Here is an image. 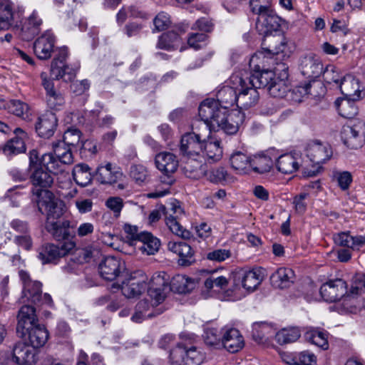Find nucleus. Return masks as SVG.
Listing matches in <instances>:
<instances>
[{
  "label": "nucleus",
  "mask_w": 365,
  "mask_h": 365,
  "mask_svg": "<svg viewBox=\"0 0 365 365\" xmlns=\"http://www.w3.org/2000/svg\"><path fill=\"white\" fill-rule=\"evenodd\" d=\"M287 43V40L283 36H272V34H269L267 36H264L262 46V49L269 54L276 55L285 51Z\"/></svg>",
  "instance_id": "nucleus-37"
},
{
  "label": "nucleus",
  "mask_w": 365,
  "mask_h": 365,
  "mask_svg": "<svg viewBox=\"0 0 365 365\" xmlns=\"http://www.w3.org/2000/svg\"><path fill=\"white\" fill-rule=\"evenodd\" d=\"M278 155V150L274 148H270L267 150L262 151L254 156L251 159L250 167L255 173L264 174L271 170L273 167V159Z\"/></svg>",
  "instance_id": "nucleus-20"
},
{
  "label": "nucleus",
  "mask_w": 365,
  "mask_h": 365,
  "mask_svg": "<svg viewBox=\"0 0 365 365\" xmlns=\"http://www.w3.org/2000/svg\"><path fill=\"white\" fill-rule=\"evenodd\" d=\"M193 279L185 275H176L170 282V277L165 272L155 273L150 281L148 294L152 299L153 305L162 303L170 291L179 294L190 292L195 288Z\"/></svg>",
  "instance_id": "nucleus-4"
},
{
  "label": "nucleus",
  "mask_w": 365,
  "mask_h": 365,
  "mask_svg": "<svg viewBox=\"0 0 365 365\" xmlns=\"http://www.w3.org/2000/svg\"><path fill=\"white\" fill-rule=\"evenodd\" d=\"M31 182L33 185L31 192L36 197V204L38 207V202L43 198V192H51L48 190L53 183V172L49 171L46 167H36L31 170Z\"/></svg>",
  "instance_id": "nucleus-9"
},
{
  "label": "nucleus",
  "mask_w": 365,
  "mask_h": 365,
  "mask_svg": "<svg viewBox=\"0 0 365 365\" xmlns=\"http://www.w3.org/2000/svg\"><path fill=\"white\" fill-rule=\"evenodd\" d=\"M2 106L9 113L18 117H21L23 119L29 118V106L20 100H10L8 102L4 103Z\"/></svg>",
  "instance_id": "nucleus-49"
},
{
  "label": "nucleus",
  "mask_w": 365,
  "mask_h": 365,
  "mask_svg": "<svg viewBox=\"0 0 365 365\" xmlns=\"http://www.w3.org/2000/svg\"><path fill=\"white\" fill-rule=\"evenodd\" d=\"M294 277L292 269L280 267L271 275L270 280L273 287L282 289L289 287L294 283Z\"/></svg>",
  "instance_id": "nucleus-33"
},
{
  "label": "nucleus",
  "mask_w": 365,
  "mask_h": 365,
  "mask_svg": "<svg viewBox=\"0 0 365 365\" xmlns=\"http://www.w3.org/2000/svg\"><path fill=\"white\" fill-rule=\"evenodd\" d=\"M230 161L233 169L243 172L250 168L251 158L241 151H236L231 155Z\"/></svg>",
  "instance_id": "nucleus-50"
},
{
  "label": "nucleus",
  "mask_w": 365,
  "mask_h": 365,
  "mask_svg": "<svg viewBox=\"0 0 365 365\" xmlns=\"http://www.w3.org/2000/svg\"><path fill=\"white\" fill-rule=\"evenodd\" d=\"M264 278V270L261 268H237L232 272L235 286H242L247 291H254Z\"/></svg>",
  "instance_id": "nucleus-7"
},
{
  "label": "nucleus",
  "mask_w": 365,
  "mask_h": 365,
  "mask_svg": "<svg viewBox=\"0 0 365 365\" xmlns=\"http://www.w3.org/2000/svg\"><path fill=\"white\" fill-rule=\"evenodd\" d=\"M184 31L178 29L177 31H169L163 34L158 39L157 47L160 49L173 50L177 48L181 43V34Z\"/></svg>",
  "instance_id": "nucleus-39"
},
{
  "label": "nucleus",
  "mask_w": 365,
  "mask_h": 365,
  "mask_svg": "<svg viewBox=\"0 0 365 365\" xmlns=\"http://www.w3.org/2000/svg\"><path fill=\"white\" fill-rule=\"evenodd\" d=\"M72 175L75 182L81 187H86L91 182V168L86 164L81 163L75 165Z\"/></svg>",
  "instance_id": "nucleus-47"
},
{
  "label": "nucleus",
  "mask_w": 365,
  "mask_h": 365,
  "mask_svg": "<svg viewBox=\"0 0 365 365\" xmlns=\"http://www.w3.org/2000/svg\"><path fill=\"white\" fill-rule=\"evenodd\" d=\"M56 126L57 118L53 113L50 112L38 118L36 130L40 137L48 138L53 135Z\"/></svg>",
  "instance_id": "nucleus-32"
},
{
  "label": "nucleus",
  "mask_w": 365,
  "mask_h": 365,
  "mask_svg": "<svg viewBox=\"0 0 365 365\" xmlns=\"http://www.w3.org/2000/svg\"><path fill=\"white\" fill-rule=\"evenodd\" d=\"M186 347L182 344H178L170 351V360L174 365H183L185 361Z\"/></svg>",
  "instance_id": "nucleus-59"
},
{
  "label": "nucleus",
  "mask_w": 365,
  "mask_h": 365,
  "mask_svg": "<svg viewBox=\"0 0 365 365\" xmlns=\"http://www.w3.org/2000/svg\"><path fill=\"white\" fill-rule=\"evenodd\" d=\"M222 155V149L219 140L203 141L202 152L201 156L206 158L208 163H214L220 160Z\"/></svg>",
  "instance_id": "nucleus-45"
},
{
  "label": "nucleus",
  "mask_w": 365,
  "mask_h": 365,
  "mask_svg": "<svg viewBox=\"0 0 365 365\" xmlns=\"http://www.w3.org/2000/svg\"><path fill=\"white\" fill-rule=\"evenodd\" d=\"M130 174L137 183L141 184L146 180L148 172L143 165H134L130 167Z\"/></svg>",
  "instance_id": "nucleus-62"
},
{
  "label": "nucleus",
  "mask_w": 365,
  "mask_h": 365,
  "mask_svg": "<svg viewBox=\"0 0 365 365\" xmlns=\"http://www.w3.org/2000/svg\"><path fill=\"white\" fill-rule=\"evenodd\" d=\"M243 82V73L236 72L230 78V85L220 88L216 94L217 100L220 108H225L227 110L234 105L237 106V97L239 86Z\"/></svg>",
  "instance_id": "nucleus-6"
},
{
  "label": "nucleus",
  "mask_w": 365,
  "mask_h": 365,
  "mask_svg": "<svg viewBox=\"0 0 365 365\" xmlns=\"http://www.w3.org/2000/svg\"><path fill=\"white\" fill-rule=\"evenodd\" d=\"M244 346V340L240 331L235 328L223 329L222 347L230 353H235Z\"/></svg>",
  "instance_id": "nucleus-30"
},
{
  "label": "nucleus",
  "mask_w": 365,
  "mask_h": 365,
  "mask_svg": "<svg viewBox=\"0 0 365 365\" xmlns=\"http://www.w3.org/2000/svg\"><path fill=\"white\" fill-rule=\"evenodd\" d=\"M101 276L106 280L112 281L125 271V264L120 258L108 256L98 265Z\"/></svg>",
  "instance_id": "nucleus-15"
},
{
  "label": "nucleus",
  "mask_w": 365,
  "mask_h": 365,
  "mask_svg": "<svg viewBox=\"0 0 365 365\" xmlns=\"http://www.w3.org/2000/svg\"><path fill=\"white\" fill-rule=\"evenodd\" d=\"M74 247L73 242H64L62 245L45 244L38 250V258L42 264H56L58 259L63 257Z\"/></svg>",
  "instance_id": "nucleus-13"
},
{
  "label": "nucleus",
  "mask_w": 365,
  "mask_h": 365,
  "mask_svg": "<svg viewBox=\"0 0 365 365\" xmlns=\"http://www.w3.org/2000/svg\"><path fill=\"white\" fill-rule=\"evenodd\" d=\"M55 37L50 31H45L34 43V51L39 59L46 60L54 51Z\"/></svg>",
  "instance_id": "nucleus-26"
},
{
  "label": "nucleus",
  "mask_w": 365,
  "mask_h": 365,
  "mask_svg": "<svg viewBox=\"0 0 365 365\" xmlns=\"http://www.w3.org/2000/svg\"><path fill=\"white\" fill-rule=\"evenodd\" d=\"M149 287L143 272L138 271L134 275L132 274L127 282H123L120 289L122 294L130 299L139 297Z\"/></svg>",
  "instance_id": "nucleus-18"
},
{
  "label": "nucleus",
  "mask_w": 365,
  "mask_h": 365,
  "mask_svg": "<svg viewBox=\"0 0 365 365\" xmlns=\"http://www.w3.org/2000/svg\"><path fill=\"white\" fill-rule=\"evenodd\" d=\"M199 117L200 120L192 125V131L189 133H194L200 140L205 141L206 138H209L212 131H217L216 128L212 126V119L205 120L200 114Z\"/></svg>",
  "instance_id": "nucleus-46"
},
{
  "label": "nucleus",
  "mask_w": 365,
  "mask_h": 365,
  "mask_svg": "<svg viewBox=\"0 0 365 365\" xmlns=\"http://www.w3.org/2000/svg\"><path fill=\"white\" fill-rule=\"evenodd\" d=\"M92 257V251L89 248L76 250L68 258L67 264L63 267L66 272H76L79 265L87 262Z\"/></svg>",
  "instance_id": "nucleus-35"
},
{
  "label": "nucleus",
  "mask_w": 365,
  "mask_h": 365,
  "mask_svg": "<svg viewBox=\"0 0 365 365\" xmlns=\"http://www.w3.org/2000/svg\"><path fill=\"white\" fill-rule=\"evenodd\" d=\"M177 217H174L171 214H169V216H165V223L167 226L173 234L183 239H190L191 237L190 232L183 228L177 220Z\"/></svg>",
  "instance_id": "nucleus-54"
},
{
  "label": "nucleus",
  "mask_w": 365,
  "mask_h": 365,
  "mask_svg": "<svg viewBox=\"0 0 365 365\" xmlns=\"http://www.w3.org/2000/svg\"><path fill=\"white\" fill-rule=\"evenodd\" d=\"M365 292V275L356 276L351 287L350 294L351 295L361 294Z\"/></svg>",
  "instance_id": "nucleus-63"
},
{
  "label": "nucleus",
  "mask_w": 365,
  "mask_h": 365,
  "mask_svg": "<svg viewBox=\"0 0 365 365\" xmlns=\"http://www.w3.org/2000/svg\"><path fill=\"white\" fill-rule=\"evenodd\" d=\"M319 292L325 302H334L347 293V284L341 279L329 280L321 286Z\"/></svg>",
  "instance_id": "nucleus-17"
},
{
  "label": "nucleus",
  "mask_w": 365,
  "mask_h": 365,
  "mask_svg": "<svg viewBox=\"0 0 365 365\" xmlns=\"http://www.w3.org/2000/svg\"><path fill=\"white\" fill-rule=\"evenodd\" d=\"M333 240L336 245L347 247L353 250H358V245L356 242V235L351 236L349 232H341L333 235Z\"/></svg>",
  "instance_id": "nucleus-53"
},
{
  "label": "nucleus",
  "mask_w": 365,
  "mask_h": 365,
  "mask_svg": "<svg viewBox=\"0 0 365 365\" xmlns=\"http://www.w3.org/2000/svg\"><path fill=\"white\" fill-rule=\"evenodd\" d=\"M247 74H243V82L239 86L237 107L240 109H248L255 106L259 98L257 88L248 84Z\"/></svg>",
  "instance_id": "nucleus-19"
},
{
  "label": "nucleus",
  "mask_w": 365,
  "mask_h": 365,
  "mask_svg": "<svg viewBox=\"0 0 365 365\" xmlns=\"http://www.w3.org/2000/svg\"><path fill=\"white\" fill-rule=\"evenodd\" d=\"M279 27L280 19L271 8L258 14L256 29L260 34L267 36L277 31Z\"/></svg>",
  "instance_id": "nucleus-22"
},
{
  "label": "nucleus",
  "mask_w": 365,
  "mask_h": 365,
  "mask_svg": "<svg viewBox=\"0 0 365 365\" xmlns=\"http://www.w3.org/2000/svg\"><path fill=\"white\" fill-rule=\"evenodd\" d=\"M223 332H220L217 328L207 327L205 329L203 339L206 344L220 349L222 345Z\"/></svg>",
  "instance_id": "nucleus-51"
},
{
  "label": "nucleus",
  "mask_w": 365,
  "mask_h": 365,
  "mask_svg": "<svg viewBox=\"0 0 365 365\" xmlns=\"http://www.w3.org/2000/svg\"><path fill=\"white\" fill-rule=\"evenodd\" d=\"M56 54L51 66V77L45 72L41 73V85L46 91L47 106L53 110H61L65 104L63 94L56 88L53 80L64 78L65 81H71L76 76L80 68V63H75L73 66L66 64L68 48L65 46L56 50Z\"/></svg>",
  "instance_id": "nucleus-1"
},
{
  "label": "nucleus",
  "mask_w": 365,
  "mask_h": 365,
  "mask_svg": "<svg viewBox=\"0 0 365 365\" xmlns=\"http://www.w3.org/2000/svg\"><path fill=\"white\" fill-rule=\"evenodd\" d=\"M140 245H138V249L143 253L148 255H154L157 252L160 246L159 239L154 237L150 232H142L140 235V240L138 241Z\"/></svg>",
  "instance_id": "nucleus-43"
},
{
  "label": "nucleus",
  "mask_w": 365,
  "mask_h": 365,
  "mask_svg": "<svg viewBox=\"0 0 365 365\" xmlns=\"http://www.w3.org/2000/svg\"><path fill=\"white\" fill-rule=\"evenodd\" d=\"M34 350L24 342H17L12 350L13 362L18 365H31L35 361Z\"/></svg>",
  "instance_id": "nucleus-29"
},
{
  "label": "nucleus",
  "mask_w": 365,
  "mask_h": 365,
  "mask_svg": "<svg viewBox=\"0 0 365 365\" xmlns=\"http://www.w3.org/2000/svg\"><path fill=\"white\" fill-rule=\"evenodd\" d=\"M205 355L195 346L186 348L185 364L200 365L203 361Z\"/></svg>",
  "instance_id": "nucleus-58"
},
{
  "label": "nucleus",
  "mask_w": 365,
  "mask_h": 365,
  "mask_svg": "<svg viewBox=\"0 0 365 365\" xmlns=\"http://www.w3.org/2000/svg\"><path fill=\"white\" fill-rule=\"evenodd\" d=\"M228 284V279L223 276L220 277H210L206 279L204 285L207 290L215 289V291L220 292V290L225 289Z\"/></svg>",
  "instance_id": "nucleus-57"
},
{
  "label": "nucleus",
  "mask_w": 365,
  "mask_h": 365,
  "mask_svg": "<svg viewBox=\"0 0 365 365\" xmlns=\"http://www.w3.org/2000/svg\"><path fill=\"white\" fill-rule=\"evenodd\" d=\"M198 113L205 120L212 119V126L227 135L236 134L245 120V115L240 110L229 111L220 108L218 102L213 98L204 100L199 106Z\"/></svg>",
  "instance_id": "nucleus-2"
},
{
  "label": "nucleus",
  "mask_w": 365,
  "mask_h": 365,
  "mask_svg": "<svg viewBox=\"0 0 365 365\" xmlns=\"http://www.w3.org/2000/svg\"><path fill=\"white\" fill-rule=\"evenodd\" d=\"M322 74L327 83H334L339 86L343 78V76L339 73V70L333 65H328L325 68H323Z\"/></svg>",
  "instance_id": "nucleus-56"
},
{
  "label": "nucleus",
  "mask_w": 365,
  "mask_h": 365,
  "mask_svg": "<svg viewBox=\"0 0 365 365\" xmlns=\"http://www.w3.org/2000/svg\"><path fill=\"white\" fill-rule=\"evenodd\" d=\"M168 249L170 252L178 255V264L182 267H188L196 261L194 250L190 245L185 242L170 241L168 244Z\"/></svg>",
  "instance_id": "nucleus-23"
},
{
  "label": "nucleus",
  "mask_w": 365,
  "mask_h": 365,
  "mask_svg": "<svg viewBox=\"0 0 365 365\" xmlns=\"http://www.w3.org/2000/svg\"><path fill=\"white\" fill-rule=\"evenodd\" d=\"M19 276L23 284L22 302H31L36 304L42 297V284L38 281H33L29 274L23 269L19 271Z\"/></svg>",
  "instance_id": "nucleus-14"
},
{
  "label": "nucleus",
  "mask_w": 365,
  "mask_h": 365,
  "mask_svg": "<svg viewBox=\"0 0 365 365\" xmlns=\"http://www.w3.org/2000/svg\"><path fill=\"white\" fill-rule=\"evenodd\" d=\"M316 363V356L314 354L302 351L297 353L296 365H313Z\"/></svg>",
  "instance_id": "nucleus-64"
},
{
  "label": "nucleus",
  "mask_w": 365,
  "mask_h": 365,
  "mask_svg": "<svg viewBox=\"0 0 365 365\" xmlns=\"http://www.w3.org/2000/svg\"><path fill=\"white\" fill-rule=\"evenodd\" d=\"M62 140L53 143V154L45 153L41 157V163L49 171L54 174L61 173L64 171L65 165L72 164L73 157L71 148L63 144Z\"/></svg>",
  "instance_id": "nucleus-5"
},
{
  "label": "nucleus",
  "mask_w": 365,
  "mask_h": 365,
  "mask_svg": "<svg viewBox=\"0 0 365 365\" xmlns=\"http://www.w3.org/2000/svg\"><path fill=\"white\" fill-rule=\"evenodd\" d=\"M43 197L38 202V211L46 215V230L58 241L68 239L70 222L59 219L63 214V203L53 192H43Z\"/></svg>",
  "instance_id": "nucleus-3"
},
{
  "label": "nucleus",
  "mask_w": 365,
  "mask_h": 365,
  "mask_svg": "<svg viewBox=\"0 0 365 365\" xmlns=\"http://www.w3.org/2000/svg\"><path fill=\"white\" fill-rule=\"evenodd\" d=\"M318 88L323 90L322 84L321 82L316 81H309V83H306L304 85H301L294 88L292 91L293 99L295 101L301 102L302 98L306 96H312L317 97L320 95V93L317 91Z\"/></svg>",
  "instance_id": "nucleus-40"
},
{
  "label": "nucleus",
  "mask_w": 365,
  "mask_h": 365,
  "mask_svg": "<svg viewBox=\"0 0 365 365\" xmlns=\"http://www.w3.org/2000/svg\"><path fill=\"white\" fill-rule=\"evenodd\" d=\"M17 317L16 331L19 335H24L26 330L38 324L35 309L31 305L22 306Z\"/></svg>",
  "instance_id": "nucleus-27"
},
{
  "label": "nucleus",
  "mask_w": 365,
  "mask_h": 365,
  "mask_svg": "<svg viewBox=\"0 0 365 365\" xmlns=\"http://www.w3.org/2000/svg\"><path fill=\"white\" fill-rule=\"evenodd\" d=\"M299 68L304 77L315 81L322 73L323 64L315 54L308 53L300 58Z\"/></svg>",
  "instance_id": "nucleus-21"
},
{
  "label": "nucleus",
  "mask_w": 365,
  "mask_h": 365,
  "mask_svg": "<svg viewBox=\"0 0 365 365\" xmlns=\"http://www.w3.org/2000/svg\"><path fill=\"white\" fill-rule=\"evenodd\" d=\"M16 136L9 140L3 147V152L6 155H16L25 152L26 145L24 140L26 133L20 128L14 130Z\"/></svg>",
  "instance_id": "nucleus-36"
},
{
  "label": "nucleus",
  "mask_w": 365,
  "mask_h": 365,
  "mask_svg": "<svg viewBox=\"0 0 365 365\" xmlns=\"http://www.w3.org/2000/svg\"><path fill=\"white\" fill-rule=\"evenodd\" d=\"M122 177V173L110 163L98 167L96 173V179L103 185H112L115 183Z\"/></svg>",
  "instance_id": "nucleus-31"
},
{
  "label": "nucleus",
  "mask_w": 365,
  "mask_h": 365,
  "mask_svg": "<svg viewBox=\"0 0 365 365\" xmlns=\"http://www.w3.org/2000/svg\"><path fill=\"white\" fill-rule=\"evenodd\" d=\"M341 138L347 147L356 149L365 142V123L358 121L353 125H344L341 130Z\"/></svg>",
  "instance_id": "nucleus-11"
},
{
  "label": "nucleus",
  "mask_w": 365,
  "mask_h": 365,
  "mask_svg": "<svg viewBox=\"0 0 365 365\" xmlns=\"http://www.w3.org/2000/svg\"><path fill=\"white\" fill-rule=\"evenodd\" d=\"M123 205V200L120 197H110L106 201V206L113 212L115 217L120 216Z\"/></svg>",
  "instance_id": "nucleus-61"
},
{
  "label": "nucleus",
  "mask_w": 365,
  "mask_h": 365,
  "mask_svg": "<svg viewBox=\"0 0 365 365\" xmlns=\"http://www.w3.org/2000/svg\"><path fill=\"white\" fill-rule=\"evenodd\" d=\"M203 141L197 139L194 133L187 132L181 136L180 142V154L189 160H197L201 157Z\"/></svg>",
  "instance_id": "nucleus-16"
},
{
  "label": "nucleus",
  "mask_w": 365,
  "mask_h": 365,
  "mask_svg": "<svg viewBox=\"0 0 365 365\" xmlns=\"http://www.w3.org/2000/svg\"><path fill=\"white\" fill-rule=\"evenodd\" d=\"M303 331L304 337L306 341L322 349L325 350L328 349V333L326 331L309 327L304 328Z\"/></svg>",
  "instance_id": "nucleus-38"
},
{
  "label": "nucleus",
  "mask_w": 365,
  "mask_h": 365,
  "mask_svg": "<svg viewBox=\"0 0 365 365\" xmlns=\"http://www.w3.org/2000/svg\"><path fill=\"white\" fill-rule=\"evenodd\" d=\"M332 178L335 180L340 189L343 191L347 190L352 182L353 178L349 171L334 170Z\"/></svg>",
  "instance_id": "nucleus-55"
},
{
  "label": "nucleus",
  "mask_w": 365,
  "mask_h": 365,
  "mask_svg": "<svg viewBox=\"0 0 365 365\" xmlns=\"http://www.w3.org/2000/svg\"><path fill=\"white\" fill-rule=\"evenodd\" d=\"M356 101L349 97L337 98L334 104L339 115L346 118H354L358 113V108L355 104Z\"/></svg>",
  "instance_id": "nucleus-44"
},
{
  "label": "nucleus",
  "mask_w": 365,
  "mask_h": 365,
  "mask_svg": "<svg viewBox=\"0 0 365 365\" xmlns=\"http://www.w3.org/2000/svg\"><path fill=\"white\" fill-rule=\"evenodd\" d=\"M22 338H28L30 345L33 348L43 346L48 340V333L43 326L38 324L29 328L24 335H19Z\"/></svg>",
  "instance_id": "nucleus-34"
},
{
  "label": "nucleus",
  "mask_w": 365,
  "mask_h": 365,
  "mask_svg": "<svg viewBox=\"0 0 365 365\" xmlns=\"http://www.w3.org/2000/svg\"><path fill=\"white\" fill-rule=\"evenodd\" d=\"M274 76L275 73L273 71L270 70L260 71L259 66L256 65L254 66L253 73L250 76H247V81L248 84H251L257 89L264 88L267 89L271 81L275 78Z\"/></svg>",
  "instance_id": "nucleus-28"
},
{
  "label": "nucleus",
  "mask_w": 365,
  "mask_h": 365,
  "mask_svg": "<svg viewBox=\"0 0 365 365\" xmlns=\"http://www.w3.org/2000/svg\"><path fill=\"white\" fill-rule=\"evenodd\" d=\"M207 35L205 33H195L190 34L187 43L195 50L203 48L207 44Z\"/></svg>",
  "instance_id": "nucleus-60"
},
{
  "label": "nucleus",
  "mask_w": 365,
  "mask_h": 365,
  "mask_svg": "<svg viewBox=\"0 0 365 365\" xmlns=\"http://www.w3.org/2000/svg\"><path fill=\"white\" fill-rule=\"evenodd\" d=\"M302 330L298 327L284 328L275 334V340L280 345L295 342L302 334Z\"/></svg>",
  "instance_id": "nucleus-48"
},
{
  "label": "nucleus",
  "mask_w": 365,
  "mask_h": 365,
  "mask_svg": "<svg viewBox=\"0 0 365 365\" xmlns=\"http://www.w3.org/2000/svg\"><path fill=\"white\" fill-rule=\"evenodd\" d=\"M275 165L279 172L283 174H292L299 168V164L295 158L289 153L277 155Z\"/></svg>",
  "instance_id": "nucleus-42"
},
{
  "label": "nucleus",
  "mask_w": 365,
  "mask_h": 365,
  "mask_svg": "<svg viewBox=\"0 0 365 365\" xmlns=\"http://www.w3.org/2000/svg\"><path fill=\"white\" fill-rule=\"evenodd\" d=\"M339 87L344 97L351 98L354 100H360L365 95L364 86L360 83L359 80L352 75L343 76Z\"/></svg>",
  "instance_id": "nucleus-24"
},
{
  "label": "nucleus",
  "mask_w": 365,
  "mask_h": 365,
  "mask_svg": "<svg viewBox=\"0 0 365 365\" xmlns=\"http://www.w3.org/2000/svg\"><path fill=\"white\" fill-rule=\"evenodd\" d=\"M288 78V68L283 65L280 78H274L269 85L267 91L274 98H282L288 91L285 80Z\"/></svg>",
  "instance_id": "nucleus-41"
},
{
  "label": "nucleus",
  "mask_w": 365,
  "mask_h": 365,
  "mask_svg": "<svg viewBox=\"0 0 365 365\" xmlns=\"http://www.w3.org/2000/svg\"><path fill=\"white\" fill-rule=\"evenodd\" d=\"M24 12L23 6L11 0L0 1V31L17 28Z\"/></svg>",
  "instance_id": "nucleus-8"
},
{
  "label": "nucleus",
  "mask_w": 365,
  "mask_h": 365,
  "mask_svg": "<svg viewBox=\"0 0 365 365\" xmlns=\"http://www.w3.org/2000/svg\"><path fill=\"white\" fill-rule=\"evenodd\" d=\"M42 23L38 11L34 10L22 24L19 29V37L24 41L32 40L39 33Z\"/></svg>",
  "instance_id": "nucleus-25"
},
{
  "label": "nucleus",
  "mask_w": 365,
  "mask_h": 365,
  "mask_svg": "<svg viewBox=\"0 0 365 365\" xmlns=\"http://www.w3.org/2000/svg\"><path fill=\"white\" fill-rule=\"evenodd\" d=\"M332 155L331 146L328 143L314 141L309 144L307 149V156L316 166L314 170L305 172L308 176L316 175L321 168V165L329 160Z\"/></svg>",
  "instance_id": "nucleus-10"
},
{
  "label": "nucleus",
  "mask_w": 365,
  "mask_h": 365,
  "mask_svg": "<svg viewBox=\"0 0 365 365\" xmlns=\"http://www.w3.org/2000/svg\"><path fill=\"white\" fill-rule=\"evenodd\" d=\"M63 144H66L71 149L73 148L81 149L85 146V143L81 141V131L76 128L68 129L64 133L61 145Z\"/></svg>",
  "instance_id": "nucleus-52"
},
{
  "label": "nucleus",
  "mask_w": 365,
  "mask_h": 365,
  "mask_svg": "<svg viewBox=\"0 0 365 365\" xmlns=\"http://www.w3.org/2000/svg\"><path fill=\"white\" fill-rule=\"evenodd\" d=\"M155 163L157 168L163 173L160 177L161 182L168 185H172L174 182L172 174L178 167L177 157L169 152L160 153L155 155Z\"/></svg>",
  "instance_id": "nucleus-12"
}]
</instances>
